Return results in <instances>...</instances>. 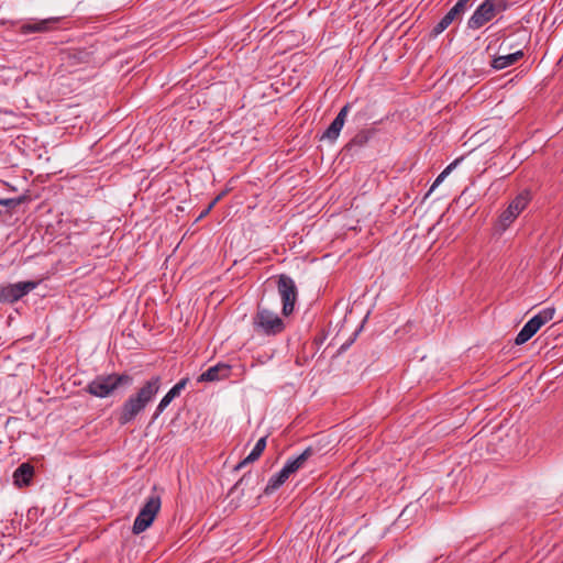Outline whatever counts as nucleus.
Masks as SVG:
<instances>
[{"label":"nucleus","instance_id":"f257e3e1","mask_svg":"<svg viewBox=\"0 0 563 563\" xmlns=\"http://www.w3.org/2000/svg\"><path fill=\"white\" fill-rule=\"evenodd\" d=\"M161 387V377L154 376L122 404L118 411L117 420L120 426H125L136 419V417L152 401Z\"/></svg>","mask_w":563,"mask_h":563},{"label":"nucleus","instance_id":"f03ea898","mask_svg":"<svg viewBox=\"0 0 563 563\" xmlns=\"http://www.w3.org/2000/svg\"><path fill=\"white\" fill-rule=\"evenodd\" d=\"M132 376L128 374H106L96 376L86 387L87 393L95 397L106 398L109 397L120 386H128L132 384Z\"/></svg>","mask_w":563,"mask_h":563},{"label":"nucleus","instance_id":"7ed1b4c3","mask_svg":"<svg viewBox=\"0 0 563 563\" xmlns=\"http://www.w3.org/2000/svg\"><path fill=\"white\" fill-rule=\"evenodd\" d=\"M509 5L508 0H485L468 19L467 26L472 30L479 29Z\"/></svg>","mask_w":563,"mask_h":563},{"label":"nucleus","instance_id":"20e7f679","mask_svg":"<svg viewBox=\"0 0 563 563\" xmlns=\"http://www.w3.org/2000/svg\"><path fill=\"white\" fill-rule=\"evenodd\" d=\"M253 327L257 333L265 335H276L285 329L284 321L276 313L261 306L253 318Z\"/></svg>","mask_w":563,"mask_h":563},{"label":"nucleus","instance_id":"39448f33","mask_svg":"<svg viewBox=\"0 0 563 563\" xmlns=\"http://www.w3.org/2000/svg\"><path fill=\"white\" fill-rule=\"evenodd\" d=\"M554 313L555 309L553 307H548L538 312L523 325V328L517 334L515 344L521 345L529 341L541 329L542 325L553 319Z\"/></svg>","mask_w":563,"mask_h":563},{"label":"nucleus","instance_id":"423d86ee","mask_svg":"<svg viewBox=\"0 0 563 563\" xmlns=\"http://www.w3.org/2000/svg\"><path fill=\"white\" fill-rule=\"evenodd\" d=\"M159 509L161 497L158 495L150 496L134 520L132 528L133 533L140 534L145 531L153 523Z\"/></svg>","mask_w":563,"mask_h":563},{"label":"nucleus","instance_id":"0eeeda50","mask_svg":"<svg viewBox=\"0 0 563 563\" xmlns=\"http://www.w3.org/2000/svg\"><path fill=\"white\" fill-rule=\"evenodd\" d=\"M38 285V282L27 280L19 282L15 284H8L0 287V301L7 303H14L34 290Z\"/></svg>","mask_w":563,"mask_h":563},{"label":"nucleus","instance_id":"6e6552de","mask_svg":"<svg viewBox=\"0 0 563 563\" xmlns=\"http://www.w3.org/2000/svg\"><path fill=\"white\" fill-rule=\"evenodd\" d=\"M531 199L528 190L521 191L499 216L500 225L508 228L516 218L527 208Z\"/></svg>","mask_w":563,"mask_h":563},{"label":"nucleus","instance_id":"1a4fd4ad","mask_svg":"<svg viewBox=\"0 0 563 563\" xmlns=\"http://www.w3.org/2000/svg\"><path fill=\"white\" fill-rule=\"evenodd\" d=\"M278 292L283 301V313L290 314L294 311L295 302L297 300V288L291 277L280 275L278 278Z\"/></svg>","mask_w":563,"mask_h":563},{"label":"nucleus","instance_id":"9d476101","mask_svg":"<svg viewBox=\"0 0 563 563\" xmlns=\"http://www.w3.org/2000/svg\"><path fill=\"white\" fill-rule=\"evenodd\" d=\"M351 103H346L344 107L341 108L335 119L332 121V123L328 126V129L323 132L321 140H328L330 142H334L339 135L340 132L344 125L346 115L350 111Z\"/></svg>","mask_w":563,"mask_h":563},{"label":"nucleus","instance_id":"9b49d317","mask_svg":"<svg viewBox=\"0 0 563 563\" xmlns=\"http://www.w3.org/2000/svg\"><path fill=\"white\" fill-rule=\"evenodd\" d=\"M231 365L225 363H218L211 367H209L206 372H203L199 377L198 382H217L229 378L231 375Z\"/></svg>","mask_w":563,"mask_h":563},{"label":"nucleus","instance_id":"f8f14e48","mask_svg":"<svg viewBox=\"0 0 563 563\" xmlns=\"http://www.w3.org/2000/svg\"><path fill=\"white\" fill-rule=\"evenodd\" d=\"M58 22L59 18H48L40 21L26 22L20 26L19 32L24 35L30 33H44L52 30Z\"/></svg>","mask_w":563,"mask_h":563},{"label":"nucleus","instance_id":"ddd939ff","mask_svg":"<svg viewBox=\"0 0 563 563\" xmlns=\"http://www.w3.org/2000/svg\"><path fill=\"white\" fill-rule=\"evenodd\" d=\"M189 378L185 377L180 379L159 401L153 417L152 421L156 420L159 415L165 410V408L172 402V400L176 397H178L183 389H185L186 385L188 384Z\"/></svg>","mask_w":563,"mask_h":563},{"label":"nucleus","instance_id":"4468645a","mask_svg":"<svg viewBox=\"0 0 563 563\" xmlns=\"http://www.w3.org/2000/svg\"><path fill=\"white\" fill-rule=\"evenodd\" d=\"M34 476V466L30 463H22L13 473V482L18 487L29 486Z\"/></svg>","mask_w":563,"mask_h":563},{"label":"nucleus","instance_id":"2eb2a0df","mask_svg":"<svg viewBox=\"0 0 563 563\" xmlns=\"http://www.w3.org/2000/svg\"><path fill=\"white\" fill-rule=\"evenodd\" d=\"M525 56L523 51L519 49L515 53H510L503 56L494 57L490 66L496 70L505 69L509 66L515 65L518 60H520Z\"/></svg>","mask_w":563,"mask_h":563},{"label":"nucleus","instance_id":"dca6fc26","mask_svg":"<svg viewBox=\"0 0 563 563\" xmlns=\"http://www.w3.org/2000/svg\"><path fill=\"white\" fill-rule=\"evenodd\" d=\"M374 134V130H361L358 131L343 147L344 152H351L354 148H358L364 146L372 135Z\"/></svg>","mask_w":563,"mask_h":563},{"label":"nucleus","instance_id":"f3484780","mask_svg":"<svg viewBox=\"0 0 563 563\" xmlns=\"http://www.w3.org/2000/svg\"><path fill=\"white\" fill-rule=\"evenodd\" d=\"M314 451L312 448H307L301 454H299L297 457L289 460L285 464V468L288 471V473L291 475L295 472H297L299 468H301L305 463L313 455Z\"/></svg>","mask_w":563,"mask_h":563},{"label":"nucleus","instance_id":"a211bd4d","mask_svg":"<svg viewBox=\"0 0 563 563\" xmlns=\"http://www.w3.org/2000/svg\"><path fill=\"white\" fill-rule=\"evenodd\" d=\"M266 448V437H262L255 444V446L253 448V450L251 451V453L243 460L241 461L236 466H235V470H240L242 468L243 466H245L246 464H250V463H253L255 462L257 459H260V456L262 455V453L264 452Z\"/></svg>","mask_w":563,"mask_h":563},{"label":"nucleus","instance_id":"6ab92c4d","mask_svg":"<svg viewBox=\"0 0 563 563\" xmlns=\"http://www.w3.org/2000/svg\"><path fill=\"white\" fill-rule=\"evenodd\" d=\"M290 476L288 471L283 467L276 475L272 476L268 481V484L266 485L264 493L266 495H271L274 493L277 488H279Z\"/></svg>","mask_w":563,"mask_h":563},{"label":"nucleus","instance_id":"aec40b11","mask_svg":"<svg viewBox=\"0 0 563 563\" xmlns=\"http://www.w3.org/2000/svg\"><path fill=\"white\" fill-rule=\"evenodd\" d=\"M459 18L455 14H452V11L450 10L432 29L431 35L438 36L441 34L444 30H446L453 21L457 20Z\"/></svg>","mask_w":563,"mask_h":563},{"label":"nucleus","instance_id":"412c9836","mask_svg":"<svg viewBox=\"0 0 563 563\" xmlns=\"http://www.w3.org/2000/svg\"><path fill=\"white\" fill-rule=\"evenodd\" d=\"M456 164H457V161H455V162L451 163L449 166H446L444 168V170L441 172V174L435 178V180L432 184L429 191H432L435 187H438L444 180V178L452 172V169L455 167Z\"/></svg>","mask_w":563,"mask_h":563},{"label":"nucleus","instance_id":"4be33fe9","mask_svg":"<svg viewBox=\"0 0 563 563\" xmlns=\"http://www.w3.org/2000/svg\"><path fill=\"white\" fill-rule=\"evenodd\" d=\"M24 201H26L25 196H20L18 198H8V199L0 198V206H4V207L13 209V208L20 206L21 203H23Z\"/></svg>","mask_w":563,"mask_h":563},{"label":"nucleus","instance_id":"5701e85b","mask_svg":"<svg viewBox=\"0 0 563 563\" xmlns=\"http://www.w3.org/2000/svg\"><path fill=\"white\" fill-rule=\"evenodd\" d=\"M468 2L470 0H459L451 9L452 14H455L460 19L465 12Z\"/></svg>","mask_w":563,"mask_h":563},{"label":"nucleus","instance_id":"b1692460","mask_svg":"<svg viewBox=\"0 0 563 563\" xmlns=\"http://www.w3.org/2000/svg\"><path fill=\"white\" fill-rule=\"evenodd\" d=\"M249 478H250V473H249V474L243 475V476H242V477L236 482V484H235V486H234V487H235V488H238L240 485H242V484H243L246 479H249Z\"/></svg>","mask_w":563,"mask_h":563},{"label":"nucleus","instance_id":"393cba45","mask_svg":"<svg viewBox=\"0 0 563 563\" xmlns=\"http://www.w3.org/2000/svg\"><path fill=\"white\" fill-rule=\"evenodd\" d=\"M225 195V192H221L220 195H218L211 202H210V207H214L219 201L220 199Z\"/></svg>","mask_w":563,"mask_h":563},{"label":"nucleus","instance_id":"a878e982","mask_svg":"<svg viewBox=\"0 0 563 563\" xmlns=\"http://www.w3.org/2000/svg\"><path fill=\"white\" fill-rule=\"evenodd\" d=\"M212 208H213V207H210V203H209V205H208V207H207V208L201 212V214L199 216V219H201V218H203L205 216H207V214L211 211V209H212Z\"/></svg>","mask_w":563,"mask_h":563}]
</instances>
